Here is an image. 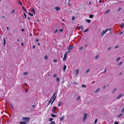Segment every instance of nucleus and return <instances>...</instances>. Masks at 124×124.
<instances>
[{
  "label": "nucleus",
  "mask_w": 124,
  "mask_h": 124,
  "mask_svg": "<svg viewBox=\"0 0 124 124\" xmlns=\"http://www.w3.org/2000/svg\"><path fill=\"white\" fill-rule=\"evenodd\" d=\"M62 101H60L59 103H58V107H60V106L62 105Z\"/></svg>",
  "instance_id": "obj_14"
},
{
  "label": "nucleus",
  "mask_w": 124,
  "mask_h": 124,
  "mask_svg": "<svg viewBox=\"0 0 124 124\" xmlns=\"http://www.w3.org/2000/svg\"><path fill=\"white\" fill-rule=\"evenodd\" d=\"M22 120L23 121H27V123L29 121L30 118L28 117H24L22 118Z\"/></svg>",
  "instance_id": "obj_2"
},
{
  "label": "nucleus",
  "mask_w": 124,
  "mask_h": 124,
  "mask_svg": "<svg viewBox=\"0 0 124 124\" xmlns=\"http://www.w3.org/2000/svg\"><path fill=\"white\" fill-rule=\"evenodd\" d=\"M118 47H119V46H115V48H117Z\"/></svg>",
  "instance_id": "obj_57"
},
{
  "label": "nucleus",
  "mask_w": 124,
  "mask_h": 124,
  "mask_svg": "<svg viewBox=\"0 0 124 124\" xmlns=\"http://www.w3.org/2000/svg\"><path fill=\"white\" fill-rule=\"evenodd\" d=\"M50 124H56L54 121H52L50 122Z\"/></svg>",
  "instance_id": "obj_23"
},
{
  "label": "nucleus",
  "mask_w": 124,
  "mask_h": 124,
  "mask_svg": "<svg viewBox=\"0 0 124 124\" xmlns=\"http://www.w3.org/2000/svg\"><path fill=\"white\" fill-rule=\"evenodd\" d=\"M58 31V30L56 29L54 32V33H55L57 32Z\"/></svg>",
  "instance_id": "obj_45"
},
{
  "label": "nucleus",
  "mask_w": 124,
  "mask_h": 124,
  "mask_svg": "<svg viewBox=\"0 0 124 124\" xmlns=\"http://www.w3.org/2000/svg\"><path fill=\"white\" fill-rule=\"evenodd\" d=\"M57 96H56L54 97V98L53 99V101H52V102L51 103V105H52L53 104V102L55 100L56 98V97Z\"/></svg>",
  "instance_id": "obj_13"
},
{
  "label": "nucleus",
  "mask_w": 124,
  "mask_h": 124,
  "mask_svg": "<svg viewBox=\"0 0 124 124\" xmlns=\"http://www.w3.org/2000/svg\"><path fill=\"white\" fill-rule=\"evenodd\" d=\"M3 46H4L6 45V41L5 39L4 38L3 39Z\"/></svg>",
  "instance_id": "obj_15"
},
{
  "label": "nucleus",
  "mask_w": 124,
  "mask_h": 124,
  "mask_svg": "<svg viewBox=\"0 0 124 124\" xmlns=\"http://www.w3.org/2000/svg\"><path fill=\"white\" fill-rule=\"evenodd\" d=\"M51 100H50V101H49L48 102V103L47 104V106H48L50 104V103L51 102Z\"/></svg>",
  "instance_id": "obj_24"
},
{
  "label": "nucleus",
  "mask_w": 124,
  "mask_h": 124,
  "mask_svg": "<svg viewBox=\"0 0 124 124\" xmlns=\"http://www.w3.org/2000/svg\"><path fill=\"white\" fill-rule=\"evenodd\" d=\"M22 8L23 10L26 13L27 12V11H26L24 8L23 6H22Z\"/></svg>",
  "instance_id": "obj_21"
},
{
  "label": "nucleus",
  "mask_w": 124,
  "mask_h": 124,
  "mask_svg": "<svg viewBox=\"0 0 124 124\" xmlns=\"http://www.w3.org/2000/svg\"><path fill=\"white\" fill-rule=\"evenodd\" d=\"M66 65H64L63 66V71H65L66 69Z\"/></svg>",
  "instance_id": "obj_11"
},
{
  "label": "nucleus",
  "mask_w": 124,
  "mask_h": 124,
  "mask_svg": "<svg viewBox=\"0 0 124 124\" xmlns=\"http://www.w3.org/2000/svg\"><path fill=\"white\" fill-rule=\"evenodd\" d=\"M31 11L33 12L34 14L35 15V12L34 9V8H32Z\"/></svg>",
  "instance_id": "obj_20"
},
{
  "label": "nucleus",
  "mask_w": 124,
  "mask_h": 124,
  "mask_svg": "<svg viewBox=\"0 0 124 124\" xmlns=\"http://www.w3.org/2000/svg\"><path fill=\"white\" fill-rule=\"evenodd\" d=\"M87 116V114L85 113L84 115V116L83 119V121L85 122Z\"/></svg>",
  "instance_id": "obj_6"
},
{
  "label": "nucleus",
  "mask_w": 124,
  "mask_h": 124,
  "mask_svg": "<svg viewBox=\"0 0 124 124\" xmlns=\"http://www.w3.org/2000/svg\"><path fill=\"white\" fill-rule=\"evenodd\" d=\"M28 14H29V15L30 16H33V14H31V13H30V12H29V13H28Z\"/></svg>",
  "instance_id": "obj_30"
},
{
  "label": "nucleus",
  "mask_w": 124,
  "mask_h": 124,
  "mask_svg": "<svg viewBox=\"0 0 124 124\" xmlns=\"http://www.w3.org/2000/svg\"><path fill=\"white\" fill-rule=\"evenodd\" d=\"M82 87H86V85H85V84H83L82 85Z\"/></svg>",
  "instance_id": "obj_27"
},
{
  "label": "nucleus",
  "mask_w": 124,
  "mask_h": 124,
  "mask_svg": "<svg viewBox=\"0 0 124 124\" xmlns=\"http://www.w3.org/2000/svg\"><path fill=\"white\" fill-rule=\"evenodd\" d=\"M83 47H81L79 49L80 50H81L82 49H83Z\"/></svg>",
  "instance_id": "obj_53"
},
{
  "label": "nucleus",
  "mask_w": 124,
  "mask_h": 124,
  "mask_svg": "<svg viewBox=\"0 0 124 124\" xmlns=\"http://www.w3.org/2000/svg\"><path fill=\"white\" fill-rule=\"evenodd\" d=\"M79 28L80 30H83V26L82 25H81L80 26H79Z\"/></svg>",
  "instance_id": "obj_17"
},
{
  "label": "nucleus",
  "mask_w": 124,
  "mask_h": 124,
  "mask_svg": "<svg viewBox=\"0 0 124 124\" xmlns=\"http://www.w3.org/2000/svg\"><path fill=\"white\" fill-rule=\"evenodd\" d=\"M110 11V10H107V11L104 13V14H106L108 13Z\"/></svg>",
  "instance_id": "obj_25"
},
{
  "label": "nucleus",
  "mask_w": 124,
  "mask_h": 124,
  "mask_svg": "<svg viewBox=\"0 0 124 124\" xmlns=\"http://www.w3.org/2000/svg\"><path fill=\"white\" fill-rule=\"evenodd\" d=\"M73 47L72 46H69L68 47L67 49L69 50H72L73 48Z\"/></svg>",
  "instance_id": "obj_7"
},
{
  "label": "nucleus",
  "mask_w": 124,
  "mask_h": 124,
  "mask_svg": "<svg viewBox=\"0 0 124 124\" xmlns=\"http://www.w3.org/2000/svg\"><path fill=\"white\" fill-rule=\"evenodd\" d=\"M120 57H118L117 59H116V61H118L120 59Z\"/></svg>",
  "instance_id": "obj_28"
},
{
  "label": "nucleus",
  "mask_w": 124,
  "mask_h": 124,
  "mask_svg": "<svg viewBox=\"0 0 124 124\" xmlns=\"http://www.w3.org/2000/svg\"><path fill=\"white\" fill-rule=\"evenodd\" d=\"M121 8L120 7H119L117 11L118 12L119 11L121 10Z\"/></svg>",
  "instance_id": "obj_33"
},
{
  "label": "nucleus",
  "mask_w": 124,
  "mask_h": 124,
  "mask_svg": "<svg viewBox=\"0 0 124 124\" xmlns=\"http://www.w3.org/2000/svg\"><path fill=\"white\" fill-rule=\"evenodd\" d=\"M19 123L20 124H26L27 123V121L20 122Z\"/></svg>",
  "instance_id": "obj_8"
},
{
  "label": "nucleus",
  "mask_w": 124,
  "mask_h": 124,
  "mask_svg": "<svg viewBox=\"0 0 124 124\" xmlns=\"http://www.w3.org/2000/svg\"><path fill=\"white\" fill-rule=\"evenodd\" d=\"M36 42H38L39 41V39H36Z\"/></svg>",
  "instance_id": "obj_60"
},
{
  "label": "nucleus",
  "mask_w": 124,
  "mask_h": 124,
  "mask_svg": "<svg viewBox=\"0 0 124 124\" xmlns=\"http://www.w3.org/2000/svg\"><path fill=\"white\" fill-rule=\"evenodd\" d=\"M124 26V24L123 23H122L120 26V27L121 28H122Z\"/></svg>",
  "instance_id": "obj_32"
},
{
  "label": "nucleus",
  "mask_w": 124,
  "mask_h": 124,
  "mask_svg": "<svg viewBox=\"0 0 124 124\" xmlns=\"http://www.w3.org/2000/svg\"><path fill=\"white\" fill-rule=\"evenodd\" d=\"M123 63V62H120L118 64V65L119 66H120Z\"/></svg>",
  "instance_id": "obj_42"
},
{
  "label": "nucleus",
  "mask_w": 124,
  "mask_h": 124,
  "mask_svg": "<svg viewBox=\"0 0 124 124\" xmlns=\"http://www.w3.org/2000/svg\"><path fill=\"white\" fill-rule=\"evenodd\" d=\"M86 21L88 23H90L91 22V21L90 19H87Z\"/></svg>",
  "instance_id": "obj_19"
},
{
  "label": "nucleus",
  "mask_w": 124,
  "mask_h": 124,
  "mask_svg": "<svg viewBox=\"0 0 124 124\" xmlns=\"http://www.w3.org/2000/svg\"><path fill=\"white\" fill-rule=\"evenodd\" d=\"M100 90V88H98L97 90H96L95 91V93H97V92L99 91Z\"/></svg>",
  "instance_id": "obj_18"
},
{
  "label": "nucleus",
  "mask_w": 124,
  "mask_h": 124,
  "mask_svg": "<svg viewBox=\"0 0 124 124\" xmlns=\"http://www.w3.org/2000/svg\"><path fill=\"white\" fill-rule=\"evenodd\" d=\"M56 80L58 81V82H59L60 81V80H59V78L58 77H57L56 78Z\"/></svg>",
  "instance_id": "obj_31"
},
{
  "label": "nucleus",
  "mask_w": 124,
  "mask_h": 124,
  "mask_svg": "<svg viewBox=\"0 0 124 124\" xmlns=\"http://www.w3.org/2000/svg\"><path fill=\"white\" fill-rule=\"evenodd\" d=\"M90 70L89 69H87V70H86V73H87L89 71H90Z\"/></svg>",
  "instance_id": "obj_29"
},
{
  "label": "nucleus",
  "mask_w": 124,
  "mask_h": 124,
  "mask_svg": "<svg viewBox=\"0 0 124 124\" xmlns=\"http://www.w3.org/2000/svg\"><path fill=\"white\" fill-rule=\"evenodd\" d=\"M48 58V56L47 55H46L45 57V58L46 60H47V59Z\"/></svg>",
  "instance_id": "obj_36"
},
{
  "label": "nucleus",
  "mask_w": 124,
  "mask_h": 124,
  "mask_svg": "<svg viewBox=\"0 0 124 124\" xmlns=\"http://www.w3.org/2000/svg\"><path fill=\"white\" fill-rule=\"evenodd\" d=\"M97 119H96L95 120V121H94V124H96V122H97Z\"/></svg>",
  "instance_id": "obj_41"
},
{
  "label": "nucleus",
  "mask_w": 124,
  "mask_h": 124,
  "mask_svg": "<svg viewBox=\"0 0 124 124\" xmlns=\"http://www.w3.org/2000/svg\"><path fill=\"white\" fill-rule=\"evenodd\" d=\"M71 0H66L65 3H66V4L68 6H69L71 5L70 3V1Z\"/></svg>",
  "instance_id": "obj_3"
},
{
  "label": "nucleus",
  "mask_w": 124,
  "mask_h": 124,
  "mask_svg": "<svg viewBox=\"0 0 124 124\" xmlns=\"http://www.w3.org/2000/svg\"><path fill=\"white\" fill-rule=\"evenodd\" d=\"M64 116H62L61 118H60V120L62 121H63V119L64 118Z\"/></svg>",
  "instance_id": "obj_10"
},
{
  "label": "nucleus",
  "mask_w": 124,
  "mask_h": 124,
  "mask_svg": "<svg viewBox=\"0 0 124 124\" xmlns=\"http://www.w3.org/2000/svg\"><path fill=\"white\" fill-rule=\"evenodd\" d=\"M123 32H120L119 33L120 35H121L122 33Z\"/></svg>",
  "instance_id": "obj_63"
},
{
  "label": "nucleus",
  "mask_w": 124,
  "mask_h": 124,
  "mask_svg": "<svg viewBox=\"0 0 124 124\" xmlns=\"http://www.w3.org/2000/svg\"><path fill=\"white\" fill-rule=\"evenodd\" d=\"M63 31V29H61L60 30V32H62Z\"/></svg>",
  "instance_id": "obj_48"
},
{
  "label": "nucleus",
  "mask_w": 124,
  "mask_h": 124,
  "mask_svg": "<svg viewBox=\"0 0 124 124\" xmlns=\"http://www.w3.org/2000/svg\"><path fill=\"white\" fill-rule=\"evenodd\" d=\"M93 15H90L89 16V17L90 18H92L93 17Z\"/></svg>",
  "instance_id": "obj_22"
},
{
  "label": "nucleus",
  "mask_w": 124,
  "mask_h": 124,
  "mask_svg": "<svg viewBox=\"0 0 124 124\" xmlns=\"http://www.w3.org/2000/svg\"><path fill=\"white\" fill-rule=\"evenodd\" d=\"M108 30L110 31H111V29H109L108 28L106 29L105 30H103L101 33V36H103L105 34L106 32H107Z\"/></svg>",
  "instance_id": "obj_1"
},
{
  "label": "nucleus",
  "mask_w": 124,
  "mask_h": 124,
  "mask_svg": "<svg viewBox=\"0 0 124 124\" xmlns=\"http://www.w3.org/2000/svg\"><path fill=\"white\" fill-rule=\"evenodd\" d=\"M76 75L77 76L79 72V70L78 69H76L75 71Z\"/></svg>",
  "instance_id": "obj_12"
},
{
  "label": "nucleus",
  "mask_w": 124,
  "mask_h": 124,
  "mask_svg": "<svg viewBox=\"0 0 124 124\" xmlns=\"http://www.w3.org/2000/svg\"><path fill=\"white\" fill-rule=\"evenodd\" d=\"M11 108L13 109L14 108H13V105H12L11 104Z\"/></svg>",
  "instance_id": "obj_61"
},
{
  "label": "nucleus",
  "mask_w": 124,
  "mask_h": 124,
  "mask_svg": "<svg viewBox=\"0 0 124 124\" xmlns=\"http://www.w3.org/2000/svg\"><path fill=\"white\" fill-rule=\"evenodd\" d=\"M24 15L25 17V19H26V15L24 13Z\"/></svg>",
  "instance_id": "obj_49"
},
{
  "label": "nucleus",
  "mask_w": 124,
  "mask_h": 124,
  "mask_svg": "<svg viewBox=\"0 0 124 124\" xmlns=\"http://www.w3.org/2000/svg\"><path fill=\"white\" fill-rule=\"evenodd\" d=\"M54 62H56L57 61V60L56 59H54Z\"/></svg>",
  "instance_id": "obj_51"
},
{
  "label": "nucleus",
  "mask_w": 124,
  "mask_h": 124,
  "mask_svg": "<svg viewBox=\"0 0 124 124\" xmlns=\"http://www.w3.org/2000/svg\"><path fill=\"white\" fill-rule=\"evenodd\" d=\"M57 94V93H56L55 92L54 93V94L53 96L52 97L50 98V100H52V99L53 100V99L54 98V97H55L56 96Z\"/></svg>",
  "instance_id": "obj_5"
},
{
  "label": "nucleus",
  "mask_w": 124,
  "mask_h": 124,
  "mask_svg": "<svg viewBox=\"0 0 124 124\" xmlns=\"http://www.w3.org/2000/svg\"><path fill=\"white\" fill-rule=\"evenodd\" d=\"M18 3L20 4L22 6H23V4H22V3L21 2H18Z\"/></svg>",
  "instance_id": "obj_55"
},
{
  "label": "nucleus",
  "mask_w": 124,
  "mask_h": 124,
  "mask_svg": "<svg viewBox=\"0 0 124 124\" xmlns=\"http://www.w3.org/2000/svg\"><path fill=\"white\" fill-rule=\"evenodd\" d=\"M28 74V73L27 72H26L24 73V75H26Z\"/></svg>",
  "instance_id": "obj_35"
},
{
  "label": "nucleus",
  "mask_w": 124,
  "mask_h": 124,
  "mask_svg": "<svg viewBox=\"0 0 124 124\" xmlns=\"http://www.w3.org/2000/svg\"><path fill=\"white\" fill-rule=\"evenodd\" d=\"M121 112H124V108L122 110Z\"/></svg>",
  "instance_id": "obj_52"
},
{
  "label": "nucleus",
  "mask_w": 124,
  "mask_h": 124,
  "mask_svg": "<svg viewBox=\"0 0 124 124\" xmlns=\"http://www.w3.org/2000/svg\"><path fill=\"white\" fill-rule=\"evenodd\" d=\"M56 109V107H53V109L54 110V109Z\"/></svg>",
  "instance_id": "obj_47"
},
{
  "label": "nucleus",
  "mask_w": 124,
  "mask_h": 124,
  "mask_svg": "<svg viewBox=\"0 0 124 124\" xmlns=\"http://www.w3.org/2000/svg\"><path fill=\"white\" fill-rule=\"evenodd\" d=\"M114 124H118V123L117 121H115L114 122Z\"/></svg>",
  "instance_id": "obj_43"
},
{
  "label": "nucleus",
  "mask_w": 124,
  "mask_h": 124,
  "mask_svg": "<svg viewBox=\"0 0 124 124\" xmlns=\"http://www.w3.org/2000/svg\"><path fill=\"white\" fill-rule=\"evenodd\" d=\"M56 116V115H55L54 114H52V115H51V116L52 117H55Z\"/></svg>",
  "instance_id": "obj_38"
},
{
  "label": "nucleus",
  "mask_w": 124,
  "mask_h": 124,
  "mask_svg": "<svg viewBox=\"0 0 124 124\" xmlns=\"http://www.w3.org/2000/svg\"><path fill=\"white\" fill-rule=\"evenodd\" d=\"M55 9L57 11H58L60 9V8L59 7H56L55 8Z\"/></svg>",
  "instance_id": "obj_16"
},
{
  "label": "nucleus",
  "mask_w": 124,
  "mask_h": 124,
  "mask_svg": "<svg viewBox=\"0 0 124 124\" xmlns=\"http://www.w3.org/2000/svg\"><path fill=\"white\" fill-rule=\"evenodd\" d=\"M35 45H34L33 46V48H35Z\"/></svg>",
  "instance_id": "obj_64"
},
{
  "label": "nucleus",
  "mask_w": 124,
  "mask_h": 124,
  "mask_svg": "<svg viewBox=\"0 0 124 124\" xmlns=\"http://www.w3.org/2000/svg\"><path fill=\"white\" fill-rule=\"evenodd\" d=\"M15 9H13L12 11V14L13 13L15 12Z\"/></svg>",
  "instance_id": "obj_44"
},
{
  "label": "nucleus",
  "mask_w": 124,
  "mask_h": 124,
  "mask_svg": "<svg viewBox=\"0 0 124 124\" xmlns=\"http://www.w3.org/2000/svg\"><path fill=\"white\" fill-rule=\"evenodd\" d=\"M75 19V17L74 16H73L71 18V19L72 20H74Z\"/></svg>",
  "instance_id": "obj_46"
},
{
  "label": "nucleus",
  "mask_w": 124,
  "mask_h": 124,
  "mask_svg": "<svg viewBox=\"0 0 124 124\" xmlns=\"http://www.w3.org/2000/svg\"><path fill=\"white\" fill-rule=\"evenodd\" d=\"M80 97L79 96L78 97V98H77V100H79V99H80Z\"/></svg>",
  "instance_id": "obj_54"
},
{
  "label": "nucleus",
  "mask_w": 124,
  "mask_h": 124,
  "mask_svg": "<svg viewBox=\"0 0 124 124\" xmlns=\"http://www.w3.org/2000/svg\"><path fill=\"white\" fill-rule=\"evenodd\" d=\"M123 96L122 94H119V95L117 97V99H119L121 97Z\"/></svg>",
  "instance_id": "obj_9"
},
{
  "label": "nucleus",
  "mask_w": 124,
  "mask_h": 124,
  "mask_svg": "<svg viewBox=\"0 0 124 124\" xmlns=\"http://www.w3.org/2000/svg\"><path fill=\"white\" fill-rule=\"evenodd\" d=\"M53 120V118H51L49 120V121H52Z\"/></svg>",
  "instance_id": "obj_50"
},
{
  "label": "nucleus",
  "mask_w": 124,
  "mask_h": 124,
  "mask_svg": "<svg viewBox=\"0 0 124 124\" xmlns=\"http://www.w3.org/2000/svg\"><path fill=\"white\" fill-rule=\"evenodd\" d=\"M67 52H66L64 55V57L63 59V61H64L66 60V58L67 56Z\"/></svg>",
  "instance_id": "obj_4"
},
{
  "label": "nucleus",
  "mask_w": 124,
  "mask_h": 124,
  "mask_svg": "<svg viewBox=\"0 0 124 124\" xmlns=\"http://www.w3.org/2000/svg\"><path fill=\"white\" fill-rule=\"evenodd\" d=\"M106 69L105 68V69L104 71V72H103V73H105L106 72Z\"/></svg>",
  "instance_id": "obj_59"
},
{
  "label": "nucleus",
  "mask_w": 124,
  "mask_h": 124,
  "mask_svg": "<svg viewBox=\"0 0 124 124\" xmlns=\"http://www.w3.org/2000/svg\"><path fill=\"white\" fill-rule=\"evenodd\" d=\"M123 115L122 114H120L117 116V117H121Z\"/></svg>",
  "instance_id": "obj_34"
},
{
  "label": "nucleus",
  "mask_w": 124,
  "mask_h": 124,
  "mask_svg": "<svg viewBox=\"0 0 124 124\" xmlns=\"http://www.w3.org/2000/svg\"><path fill=\"white\" fill-rule=\"evenodd\" d=\"M70 52H71V51H70L69 50L67 52H67V53H68V54H69V53H70Z\"/></svg>",
  "instance_id": "obj_58"
},
{
  "label": "nucleus",
  "mask_w": 124,
  "mask_h": 124,
  "mask_svg": "<svg viewBox=\"0 0 124 124\" xmlns=\"http://www.w3.org/2000/svg\"><path fill=\"white\" fill-rule=\"evenodd\" d=\"M99 57V56L98 55H97L95 57V59L96 60Z\"/></svg>",
  "instance_id": "obj_26"
},
{
  "label": "nucleus",
  "mask_w": 124,
  "mask_h": 124,
  "mask_svg": "<svg viewBox=\"0 0 124 124\" xmlns=\"http://www.w3.org/2000/svg\"><path fill=\"white\" fill-rule=\"evenodd\" d=\"M89 30V29H88L86 30H85L83 32H86L87 31H88Z\"/></svg>",
  "instance_id": "obj_39"
},
{
  "label": "nucleus",
  "mask_w": 124,
  "mask_h": 124,
  "mask_svg": "<svg viewBox=\"0 0 124 124\" xmlns=\"http://www.w3.org/2000/svg\"><path fill=\"white\" fill-rule=\"evenodd\" d=\"M117 89L116 88H115L113 90L112 93H113Z\"/></svg>",
  "instance_id": "obj_37"
},
{
  "label": "nucleus",
  "mask_w": 124,
  "mask_h": 124,
  "mask_svg": "<svg viewBox=\"0 0 124 124\" xmlns=\"http://www.w3.org/2000/svg\"><path fill=\"white\" fill-rule=\"evenodd\" d=\"M99 2L100 3H101L102 1L101 0H99Z\"/></svg>",
  "instance_id": "obj_62"
},
{
  "label": "nucleus",
  "mask_w": 124,
  "mask_h": 124,
  "mask_svg": "<svg viewBox=\"0 0 124 124\" xmlns=\"http://www.w3.org/2000/svg\"><path fill=\"white\" fill-rule=\"evenodd\" d=\"M52 112H53L54 113H56V112L54 111V110L53 109L52 110Z\"/></svg>",
  "instance_id": "obj_40"
},
{
  "label": "nucleus",
  "mask_w": 124,
  "mask_h": 124,
  "mask_svg": "<svg viewBox=\"0 0 124 124\" xmlns=\"http://www.w3.org/2000/svg\"><path fill=\"white\" fill-rule=\"evenodd\" d=\"M56 76V74H54V76H53V77L54 78H55V77Z\"/></svg>",
  "instance_id": "obj_56"
}]
</instances>
